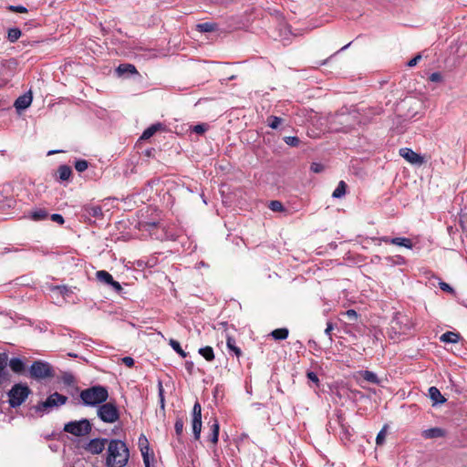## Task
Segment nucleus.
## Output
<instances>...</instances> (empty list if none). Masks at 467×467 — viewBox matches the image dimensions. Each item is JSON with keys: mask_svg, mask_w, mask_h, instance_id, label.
<instances>
[{"mask_svg": "<svg viewBox=\"0 0 467 467\" xmlns=\"http://www.w3.org/2000/svg\"><path fill=\"white\" fill-rule=\"evenodd\" d=\"M130 460V450L121 440L111 439L109 441L106 456L107 467H124Z\"/></svg>", "mask_w": 467, "mask_h": 467, "instance_id": "1", "label": "nucleus"}, {"mask_svg": "<svg viewBox=\"0 0 467 467\" xmlns=\"http://www.w3.org/2000/svg\"><path fill=\"white\" fill-rule=\"evenodd\" d=\"M79 398L83 405L98 408L109 399V390L105 386L95 385L81 390Z\"/></svg>", "mask_w": 467, "mask_h": 467, "instance_id": "2", "label": "nucleus"}, {"mask_svg": "<svg viewBox=\"0 0 467 467\" xmlns=\"http://www.w3.org/2000/svg\"><path fill=\"white\" fill-rule=\"evenodd\" d=\"M29 376L37 381L53 379L56 376L53 366L44 360L34 361L29 368Z\"/></svg>", "mask_w": 467, "mask_h": 467, "instance_id": "3", "label": "nucleus"}, {"mask_svg": "<svg viewBox=\"0 0 467 467\" xmlns=\"http://www.w3.org/2000/svg\"><path fill=\"white\" fill-rule=\"evenodd\" d=\"M67 397L58 392L50 394L46 400L38 402L33 407V410L39 416H43L45 413H48L53 408L59 407L66 404Z\"/></svg>", "mask_w": 467, "mask_h": 467, "instance_id": "4", "label": "nucleus"}, {"mask_svg": "<svg viewBox=\"0 0 467 467\" xmlns=\"http://www.w3.org/2000/svg\"><path fill=\"white\" fill-rule=\"evenodd\" d=\"M97 416L104 423H115L119 420L120 412L115 401H105L97 408Z\"/></svg>", "mask_w": 467, "mask_h": 467, "instance_id": "5", "label": "nucleus"}, {"mask_svg": "<svg viewBox=\"0 0 467 467\" xmlns=\"http://www.w3.org/2000/svg\"><path fill=\"white\" fill-rule=\"evenodd\" d=\"M31 393V389L26 384L16 383L12 389L8 391L7 395L9 397V405L11 408H17L21 404L25 402L29 394Z\"/></svg>", "mask_w": 467, "mask_h": 467, "instance_id": "6", "label": "nucleus"}, {"mask_svg": "<svg viewBox=\"0 0 467 467\" xmlns=\"http://www.w3.org/2000/svg\"><path fill=\"white\" fill-rule=\"evenodd\" d=\"M63 431L77 437H83L91 432L92 424L88 419L71 420L64 425Z\"/></svg>", "mask_w": 467, "mask_h": 467, "instance_id": "7", "label": "nucleus"}, {"mask_svg": "<svg viewBox=\"0 0 467 467\" xmlns=\"http://www.w3.org/2000/svg\"><path fill=\"white\" fill-rule=\"evenodd\" d=\"M334 122L341 126L339 130L348 132L358 123V119L356 114L340 112L336 115Z\"/></svg>", "mask_w": 467, "mask_h": 467, "instance_id": "8", "label": "nucleus"}, {"mask_svg": "<svg viewBox=\"0 0 467 467\" xmlns=\"http://www.w3.org/2000/svg\"><path fill=\"white\" fill-rule=\"evenodd\" d=\"M192 428L194 440L199 441L202 431V406L199 401H196L192 408Z\"/></svg>", "mask_w": 467, "mask_h": 467, "instance_id": "9", "label": "nucleus"}, {"mask_svg": "<svg viewBox=\"0 0 467 467\" xmlns=\"http://www.w3.org/2000/svg\"><path fill=\"white\" fill-rule=\"evenodd\" d=\"M109 441L106 438H94L84 446V449L93 455L100 454L105 450Z\"/></svg>", "mask_w": 467, "mask_h": 467, "instance_id": "10", "label": "nucleus"}, {"mask_svg": "<svg viewBox=\"0 0 467 467\" xmlns=\"http://www.w3.org/2000/svg\"><path fill=\"white\" fill-rule=\"evenodd\" d=\"M392 328L398 329L400 333L405 334L408 330H410L412 327V324L410 318L401 314H397L396 317L392 319Z\"/></svg>", "mask_w": 467, "mask_h": 467, "instance_id": "11", "label": "nucleus"}, {"mask_svg": "<svg viewBox=\"0 0 467 467\" xmlns=\"http://www.w3.org/2000/svg\"><path fill=\"white\" fill-rule=\"evenodd\" d=\"M400 155L411 164L421 165L425 161L423 156L410 148H401L400 150Z\"/></svg>", "mask_w": 467, "mask_h": 467, "instance_id": "12", "label": "nucleus"}, {"mask_svg": "<svg viewBox=\"0 0 467 467\" xmlns=\"http://www.w3.org/2000/svg\"><path fill=\"white\" fill-rule=\"evenodd\" d=\"M82 213L83 216L87 217L88 220H90V218L100 220L104 216L101 206L92 203L84 205Z\"/></svg>", "mask_w": 467, "mask_h": 467, "instance_id": "13", "label": "nucleus"}, {"mask_svg": "<svg viewBox=\"0 0 467 467\" xmlns=\"http://www.w3.org/2000/svg\"><path fill=\"white\" fill-rule=\"evenodd\" d=\"M380 241L385 244H392L403 246V247H406L409 249L412 248V246H413L412 241L410 238H406V237L390 238L388 236H382L380 238Z\"/></svg>", "mask_w": 467, "mask_h": 467, "instance_id": "14", "label": "nucleus"}, {"mask_svg": "<svg viewBox=\"0 0 467 467\" xmlns=\"http://www.w3.org/2000/svg\"><path fill=\"white\" fill-rule=\"evenodd\" d=\"M32 99L31 92H26L16 99L14 106L17 110H24L31 105Z\"/></svg>", "mask_w": 467, "mask_h": 467, "instance_id": "15", "label": "nucleus"}, {"mask_svg": "<svg viewBox=\"0 0 467 467\" xmlns=\"http://www.w3.org/2000/svg\"><path fill=\"white\" fill-rule=\"evenodd\" d=\"M139 447L143 458L144 465L149 466V458H150V446L149 441L145 435L141 434L139 438Z\"/></svg>", "mask_w": 467, "mask_h": 467, "instance_id": "16", "label": "nucleus"}, {"mask_svg": "<svg viewBox=\"0 0 467 467\" xmlns=\"http://www.w3.org/2000/svg\"><path fill=\"white\" fill-rule=\"evenodd\" d=\"M8 356L6 353H0V386L9 380V373L6 370Z\"/></svg>", "mask_w": 467, "mask_h": 467, "instance_id": "17", "label": "nucleus"}, {"mask_svg": "<svg viewBox=\"0 0 467 467\" xmlns=\"http://www.w3.org/2000/svg\"><path fill=\"white\" fill-rule=\"evenodd\" d=\"M446 434V431L439 427H433L427 429L422 431V436L425 439H435V438H441L444 437Z\"/></svg>", "mask_w": 467, "mask_h": 467, "instance_id": "18", "label": "nucleus"}, {"mask_svg": "<svg viewBox=\"0 0 467 467\" xmlns=\"http://www.w3.org/2000/svg\"><path fill=\"white\" fill-rule=\"evenodd\" d=\"M164 129L165 126L162 123H154L143 131L142 135L140 136V140H148L150 137H152L157 131L163 130Z\"/></svg>", "mask_w": 467, "mask_h": 467, "instance_id": "19", "label": "nucleus"}, {"mask_svg": "<svg viewBox=\"0 0 467 467\" xmlns=\"http://www.w3.org/2000/svg\"><path fill=\"white\" fill-rule=\"evenodd\" d=\"M8 364L15 373L22 374L26 370V364L20 358H12Z\"/></svg>", "mask_w": 467, "mask_h": 467, "instance_id": "20", "label": "nucleus"}, {"mask_svg": "<svg viewBox=\"0 0 467 467\" xmlns=\"http://www.w3.org/2000/svg\"><path fill=\"white\" fill-rule=\"evenodd\" d=\"M429 397L433 401V405L446 402V399L441 395V391L436 387H431L429 389Z\"/></svg>", "mask_w": 467, "mask_h": 467, "instance_id": "21", "label": "nucleus"}, {"mask_svg": "<svg viewBox=\"0 0 467 467\" xmlns=\"http://www.w3.org/2000/svg\"><path fill=\"white\" fill-rule=\"evenodd\" d=\"M116 71L119 76L133 75V74L137 73V69H136L135 66L132 64H129V63L120 64L117 67Z\"/></svg>", "mask_w": 467, "mask_h": 467, "instance_id": "22", "label": "nucleus"}, {"mask_svg": "<svg viewBox=\"0 0 467 467\" xmlns=\"http://www.w3.org/2000/svg\"><path fill=\"white\" fill-rule=\"evenodd\" d=\"M460 338L461 335L459 333L447 331L441 336L440 340L444 343H457Z\"/></svg>", "mask_w": 467, "mask_h": 467, "instance_id": "23", "label": "nucleus"}, {"mask_svg": "<svg viewBox=\"0 0 467 467\" xmlns=\"http://www.w3.org/2000/svg\"><path fill=\"white\" fill-rule=\"evenodd\" d=\"M57 173L59 181H67L72 175V169L70 166L63 164L58 167Z\"/></svg>", "mask_w": 467, "mask_h": 467, "instance_id": "24", "label": "nucleus"}, {"mask_svg": "<svg viewBox=\"0 0 467 467\" xmlns=\"http://www.w3.org/2000/svg\"><path fill=\"white\" fill-rule=\"evenodd\" d=\"M219 429V422L216 419H214L213 423L211 425V433L208 436V440L213 444L218 442Z\"/></svg>", "mask_w": 467, "mask_h": 467, "instance_id": "25", "label": "nucleus"}, {"mask_svg": "<svg viewBox=\"0 0 467 467\" xmlns=\"http://www.w3.org/2000/svg\"><path fill=\"white\" fill-rule=\"evenodd\" d=\"M289 335V330L286 327L276 328L270 333V336L275 340L286 339Z\"/></svg>", "mask_w": 467, "mask_h": 467, "instance_id": "26", "label": "nucleus"}, {"mask_svg": "<svg viewBox=\"0 0 467 467\" xmlns=\"http://www.w3.org/2000/svg\"><path fill=\"white\" fill-rule=\"evenodd\" d=\"M198 353L204 358L205 360L212 362L214 360V352L212 347L206 346L199 348Z\"/></svg>", "mask_w": 467, "mask_h": 467, "instance_id": "27", "label": "nucleus"}, {"mask_svg": "<svg viewBox=\"0 0 467 467\" xmlns=\"http://www.w3.org/2000/svg\"><path fill=\"white\" fill-rule=\"evenodd\" d=\"M226 346L227 348L230 351H233L237 358H240L242 356V350L240 348L236 346L235 339L233 337L227 336Z\"/></svg>", "mask_w": 467, "mask_h": 467, "instance_id": "28", "label": "nucleus"}, {"mask_svg": "<svg viewBox=\"0 0 467 467\" xmlns=\"http://www.w3.org/2000/svg\"><path fill=\"white\" fill-rule=\"evenodd\" d=\"M347 183L344 181H340L332 193V197L336 199L342 198L346 194Z\"/></svg>", "mask_w": 467, "mask_h": 467, "instance_id": "29", "label": "nucleus"}, {"mask_svg": "<svg viewBox=\"0 0 467 467\" xmlns=\"http://www.w3.org/2000/svg\"><path fill=\"white\" fill-rule=\"evenodd\" d=\"M96 277L99 282L107 284V285H109V283L112 282V280H113L112 275L105 270L98 271L96 273Z\"/></svg>", "mask_w": 467, "mask_h": 467, "instance_id": "30", "label": "nucleus"}, {"mask_svg": "<svg viewBox=\"0 0 467 467\" xmlns=\"http://www.w3.org/2000/svg\"><path fill=\"white\" fill-rule=\"evenodd\" d=\"M360 374H361L362 378L368 382H370L373 384L379 383V379L377 374L372 371L364 370V371H361Z\"/></svg>", "mask_w": 467, "mask_h": 467, "instance_id": "31", "label": "nucleus"}, {"mask_svg": "<svg viewBox=\"0 0 467 467\" xmlns=\"http://www.w3.org/2000/svg\"><path fill=\"white\" fill-rule=\"evenodd\" d=\"M21 35H22L21 30L18 27H12V28L8 29L7 39L9 42L15 43L16 41H17L19 39Z\"/></svg>", "mask_w": 467, "mask_h": 467, "instance_id": "32", "label": "nucleus"}, {"mask_svg": "<svg viewBox=\"0 0 467 467\" xmlns=\"http://www.w3.org/2000/svg\"><path fill=\"white\" fill-rule=\"evenodd\" d=\"M30 217L34 221H42L48 217V213L46 209H37L31 213Z\"/></svg>", "mask_w": 467, "mask_h": 467, "instance_id": "33", "label": "nucleus"}, {"mask_svg": "<svg viewBox=\"0 0 467 467\" xmlns=\"http://www.w3.org/2000/svg\"><path fill=\"white\" fill-rule=\"evenodd\" d=\"M183 426H184V421H183L182 417H177L175 423H174V430H175V433H176V436H177V439L179 441H181V437L183 432Z\"/></svg>", "mask_w": 467, "mask_h": 467, "instance_id": "34", "label": "nucleus"}, {"mask_svg": "<svg viewBox=\"0 0 467 467\" xmlns=\"http://www.w3.org/2000/svg\"><path fill=\"white\" fill-rule=\"evenodd\" d=\"M170 346L172 348V349L179 354L182 358H186L187 353L182 348L180 343L175 339H170Z\"/></svg>", "mask_w": 467, "mask_h": 467, "instance_id": "35", "label": "nucleus"}, {"mask_svg": "<svg viewBox=\"0 0 467 467\" xmlns=\"http://www.w3.org/2000/svg\"><path fill=\"white\" fill-rule=\"evenodd\" d=\"M284 121V119L280 117H277V116H270L268 119H267V125L273 129V130H276L279 125Z\"/></svg>", "mask_w": 467, "mask_h": 467, "instance_id": "36", "label": "nucleus"}, {"mask_svg": "<svg viewBox=\"0 0 467 467\" xmlns=\"http://www.w3.org/2000/svg\"><path fill=\"white\" fill-rule=\"evenodd\" d=\"M74 167L78 172H83L88 169V161L83 159L77 160L74 163Z\"/></svg>", "mask_w": 467, "mask_h": 467, "instance_id": "37", "label": "nucleus"}, {"mask_svg": "<svg viewBox=\"0 0 467 467\" xmlns=\"http://www.w3.org/2000/svg\"><path fill=\"white\" fill-rule=\"evenodd\" d=\"M198 28H199V31H201V32L209 33V32H213L216 28V26L213 23L206 22V23L199 24Z\"/></svg>", "mask_w": 467, "mask_h": 467, "instance_id": "38", "label": "nucleus"}, {"mask_svg": "<svg viewBox=\"0 0 467 467\" xmlns=\"http://www.w3.org/2000/svg\"><path fill=\"white\" fill-rule=\"evenodd\" d=\"M284 141L291 147H298L301 142L297 136H285Z\"/></svg>", "mask_w": 467, "mask_h": 467, "instance_id": "39", "label": "nucleus"}, {"mask_svg": "<svg viewBox=\"0 0 467 467\" xmlns=\"http://www.w3.org/2000/svg\"><path fill=\"white\" fill-rule=\"evenodd\" d=\"M62 382L67 386H71L75 382V377L70 372H64L61 377Z\"/></svg>", "mask_w": 467, "mask_h": 467, "instance_id": "40", "label": "nucleus"}, {"mask_svg": "<svg viewBox=\"0 0 467 467\" xmlns=\"http://www.w3.org/2000/svg\"><path fill=\"white\" fill-rule=\"evenodd\" d=\"M269 209L273 212H284L285 207L280 201H271L268 205Z\"/></svg>", "mask_w": 467, "mask_h": 467, "instance_id": "41", "label": "nucleus"}, {"mask_svg": "<svg viewBox=\"0 0 467 467\" xmlns=\"http://www.w3.org/2000/svg\"><path fill=\"white\" fill-rule=\"evenodd\" d=\"M158 395H159V399H160L161 409L164 410V408H165L164 389L162 387L161 381H159V383H158Z\"/></svg>", "mask_w": 467, "mask_h": 467, "instance_id": "42", "label": "nucleus"}, {"mask_svg": "<svg viewBox=\"0 0 467 467\" xmlns=\"http://www.w3.org/2000/svg\"><path fill=\"white\" fill-rule=\"evenodd\" d=\"M386 430H387V426H384L378 433V435L376 437L377 445H382L384 443L385 437H386V431H387Z\"/></svg>", "mask_w": 467, "mask_h": 467, "instance_id": "43", "label": "nucleus"}, {"mask_svg": "<svg viewBox=\"0 0 467 467\" xmlns=\"http://www.w3.org/2000/svg\"><path fill=\"white\" fill-rule=\"evenodd\" d=\"M208 130L206 123L197 124L192 128V130L197 134H202Z\"/></svg>", "mask_w": 467, "mask_h": 467, "instance_id": "44", "label": "nucleus"}, {"mask_svg": "<svg viewBox=\"0 0 467 467\" xmlns=\"http://www.w3.org/2000/svg\"><path fill=\"white\" fill-rule=\"evenodd\" d=\"M310 171L315 173H319L324 171V165L318 162H312L310 166Z\"/></svg>", "mask_w": 467, "mask_h": 467, "instance_id": "45", "label": "nucleus"}, {"mask_svg": "<svg viewBox=\"0 0 467 467\" xmlns=\"http://www.w3.org/2000/svg\"><path fill=\"white\" fill-rule=\"evenodd\" d=\"M306 377L307 379L312 381L313 383H315L317 386L319 385V379L317 375V373H315L314 371H307L306 373Z\"/></svg>", "mask_w": 467, "mask_h": 467, "instance_id": "46", "label": "nucleus"}, {"mask_svg": "<svg viewBox=\"0 0 467 467\" xmlns=\"http://www.w3.org/2000/svg\"><path fill=\"white\" fill-rule=\"evenodd\" d=\"M349 321H356L358 319V313L354 309H348L345 313Z\"/></svg>", "mask_w": 467, "mask_h": 467, "instance_id": "47", "label": "nucleus"}, {"mask_svg": "<svg viewBox=\"0 0 467 467\" xmlns=\"http://www.w3.org/2000/svg\"><path fill=\"white\" fill-rule=\"evenodd\" d=\"M8 9L16 13H27L26 7L23 5H9Z\"/></svg>", "mask_w": 467, "mask_h": 467, "instance_id": "48", "label": "nucleus"}, {"mask_svg": "<svg viewBox=\"0 0 467 467\" xmlns=\"http://www.w3.org/2000/svg\"><path fill=\"white\" fill-rule=\"evenodd\" d=\"M429 79L431 82H441L442 80V76L440 72H433L430 75Z\"/></svg>", "mask_w": 467, "mask_h": 467, "instance_id": "49", "label": "nucleus"}, {"mask_svg": "<svg viewBox=\"0 0 467 467\" xmlns=\"http://www.w3.org/2000/svg\"><path fill=\"white\" fill-rule=\"evenodd\" d=\"M50 218L53 222H56L59 224H63L65 223L63 216L59 213H53L51 214Z\"/></svg>", "mask_w": 467, "mask_h": 467, "instance_id": "50", "label": "nucleus"}, {"mask_svg": "<svg viewBox=\"0 0 467 467\" xmlns=\"http://www.w3.org/2000/svg\"><path fill=\"white\" fill-rule=\"evenodd\" d=\"M109 285H110L112 289L117 293H120L122 291L121 285L118 281H115L114 279L112 280V282L109 283Z\"/></svg>", "mask_w": 467, "mask_h": 467, "instance_id": "51", "label": "nucleus"}, {"mask_svg": "<svg viewBox=\"0 0 467 467\" xmlns=\"http://www.w3.org/2000/svg\"><path fill=\"white\" fill-rule=\"evenodd\" d=\"M122 363L128 368H132L134 366V359L131 357H124L122 358Z\"/></svg>", "mask_w": 467, "mask_h": 467, "instance_id": "52", "label": "nucleus"}, {"mask_svg": "<svg viewBox=\"0 0 467 467\" xmlns=\"http://www.w3.org/2000/svg\"><path fill=\"white\" fill-rule=\"evenodd\" d=\"M440 288L442 290V291H445V292H449V293H453V288L447 283L445 282H440Z\"/></svg>", "mask_w": 467, "mask_h": 467, "instance_id": "53", "label": "nucleus"}, {"mask_svg": "<svg viewBox=\"0 0 467 467\" xmlns=\"http://www.w3.org/2000/svg\"><path fill=\"white\" fill-rule=\"evenodd\" d=\"M420 59H421V56L417 55L407 63V66L410 67H412L416 66Z\"/></svg>", "mask_w": 467, "mask_h": 467, "instance_id": "54", "label": "nucleus"}, {"mask_svg": "<svg viewBox=\"0 0 467 467\" xmlns=\"http://www.w3.org/2000/svg\"><path fill=\"white\" fill-rule=\"evenodd\" d=\"M334 329V324L332 322L327 323V327L325 329V334L329 337V339L332 340L331 332Z\"/></svg>", "mask_w": 467, "mask_h": 467, "instance_id": "55", "label": "nucleus"}, {"mask_svg": "<svg viewBox=\"0 0 467 467\" xmlns=\"http://www.w3.org/2000/svg\"><path fill=\"white\" fill-rule=\"evenodd\" d=\"M185 368L189 373H192L193 368V362L192 361H186Z\"/></svg>", "mask_w": 467, "mask_h": 467, "instance_id": "56", "label": "nucleus"}, {"mask_svg": "<svg viewBox=\"0 0 467 467\" xmlns=\"http://www.w3.org/2000/svg\"><path fill=\"white\" fill-rule=\"evenodd\" d=\"M57 288L60 291L61 294H64L67 291V288L65 285L57 286Z\"/></svg>", "mask_w": 467, "mask_h": 467, "instance_id": "57", "label": "nucleus"}, {"mask_svg": "<svg viewBox=\"0 0 467 467\" xmlns=\"http://www.w3.org/2000/svg\"><path fill=\"white\" fill-rule=\"evenodd\" d=\"M294 346L296 348H303V344L301 341L299 340H296L295 343H294Z\"/></svg>", "mask_w": 467, "mask_h": 467, "instance_id": "58", "label": "nucleus"}, {"mask_svg": "<svg viewBox=\"0 0 467 467\" xmlns=\"http://www.w3.org/2000/svg\"><path fill=\"white\" fill-rule=\"evenodd\" d=\"M154 461V453L151 452L150 454V458H149V466L148 467H151V464H150V462H153ZM145 467H147V465H145Z\"/></svg>", "mask_w": 467, "mask_h": 467, "instance_id": "59", "label": "nucleus"}, {"mask_svg": "<svg viewBox=\"0 0 467 467\" xmlns=\"http://www.w3.org/2000/svg\"><path fill=\"white\" fill-rule=\"evenodd\" d=\"M385 260L389 263V264H395V259L391 256H388L385 258Z\"/></svg>", "mask_w": 467, "mask_h": 467, "instance_id": "60", "label": "nucleus"}, {"mask_svg": "<svg viewBox=\"0 0 467 467\" xmlns=\"http://www.w3.org/2000/svg\"><path fill=\"white\" fill-rule=\"evenodd\" d=\"M401 262H403V257L400 255L396 256L395 264H400Z\"/></svg>", "mask_w": 467, "mask_h": 467, "instance_id": "61", "label": "nucleus"}, {"mask_svg": "<svg viewBox=\"0 0 467 467\" xmlns=\"http://www.w3.org/2000/svg\"><path fill=\"white\" fill-rule=\"evenodd\" d=\"M332 57V56L325 60H323L322 62L318 63V66H323V65H326L327 63V61Z\"/></svg>", "mask_w": 467, "mask_h": 467, "instance_id": "62", "label": "nucleus"}, {"mask_svg": "<svg viewBox=\"0 0 467 467\" xmlns=\"http://www.w3.org/2000/svg\"><path fill=\"white\" fill-rule=\"evenodd\" d=\"M62 150H49L47 155H52V154H55V153H57V152H61Z\"/></svg>", "mask_w": 467, "mask_h": 467, "instance_id": "63", "label": "nucleus"}, {"mask_svg": "<svg viewBox=\"0 0 467 467\" xmlns=\"http://www.w3.org/2000/svg\"><path fill=\"white\" fill-rule=\"evenodd\" d=\"M350 44H351V43H348V44L345 45V46L340 49V51H341V50H344V49H346V48H348V47L350 46ZM338 52H339V50H338L337 53H338Z\"/></svg>", "mask_w": 467, "mask_h": 467, "instance_id": "64", "label": "nucleus"}]
</instances>
